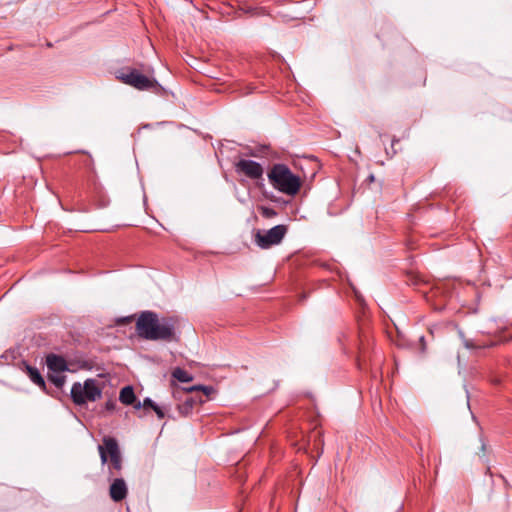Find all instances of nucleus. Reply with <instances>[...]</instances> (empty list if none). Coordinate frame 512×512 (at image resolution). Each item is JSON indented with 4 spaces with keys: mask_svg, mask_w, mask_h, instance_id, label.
<instances>
[{
    "mask_svg": "<svg viewBox=\"0 0 512 512\" xmlns=\"http://www.w3.org/2000/svg\"><path fill=\"white\" fill-rule=\"evenodd\" d=\"M176 320L173 317L159 318L153 311H143L136 321V332L138 336L150 341L175 340Z\"/></svg>",
    "mask_w": 512,
    "mask_h": 512,
    "instance_id": "nucleus-1",
    "label": "nucleus"
},
{
    "mask_svg": "<svg viewBox=\"0 0 512 512\" xmlns=\"http://www.w3.org/2000/svg\"><path fill=\"white\" fill-rule=\"evenodd\" d=\"M267 178L275 190L287 196H295L302 187L300 176L294 174L286 164L272 165L267 173Z\"/></svg>",
    "mask_w": 512,
    "mask_h": 512,
    "instance_id": "nucleus-2",
    "label": "nucleus"
},
{
    "mask_svg": "<svg viewBox=\"0 0 512 512\" xmlns=\"http://www.w3.org/2000/svg\"><path fill=\"white\" fill-rule=\"evenodd\" d=\"M101 464L108 463L109 476L114 477L120 474L122 470V456L118 442L115 438L105 436L102 444L98 446Z\"/></svg>",
    "mask_w": 512,
    "mask_h": 512,
    "instance_id": "nucleus-3",
    "label": "nucleus"
},
{
    "mask_svg": "<svg viewBox=\"0 0 512 512\" xmlns=\"http://www.w3.org/2000/svg\"><path fill=\"white\" fill-rule=\"evenodd\" d=\"M70 397L77 406L95 402L102 397V386L94 378H88L84 383L75 382L71 387Z\"/></svg>",
    "mask_w": 512,
    "mask_h": 512,
    "instance_id": "nucleus-4",
    "label": "nucleus"
},
{
    "mask_svg": "<svg viewBox=\"0 0 512 512\" xmlns=\"http://www.w3.org/2000/svg\"><path fill=\"white\" fill-rule=\"evenodd\" d=\"M117 78L124 84L138 90L157 92L161 86L154 78L147 77L134 68H123L117 72Z\"/></svg>",
    "mask_w": 512,
    "mask_h": 512,
    "instance_id": "nucleus-5",
    "label": "nucleus"
},
{
    "mask_svg": "<svg viewBox=\"0 0 512 512\" xmlns=\"http://www.w3.org/2000/svg\"><path fill=\"white\" fill-rule=\"evenodd\" d=\"M184 391L188 394L201 391L203 393V395L205 396V398H203L202 396H200V397L192 396V395L187 396L186 399L182 403L177 405L178 413L182 417L189 416L192 413L195 406L200 405V404L204 403L205 401H207L210 398V395L212 393H214L213 387L204 386V385H194V386H191L188 388H184Z\"/></svg>",
    "mask_w": 512,
    "mask_h": 512,
    "instance_id": "nucleus-6",
    "label": "nucleus"
},
{
    "mask_svg": "<svg viewBox=\"0 0 512 512\" xmlns=\"http://www.w3.org/2000/svg\"><path fill=\"white\" fill-rule=\"evenodd\" d=\"M286 233L287 226L285 225H276L264 232L257 231L255 235V243L261 249H269L274 245L280 244Z\"/></svg>",
    "mask_w": 512,
    "mask_h": 512,
    "instance_id": "nucleus-7",
    "label": "nucleus"
},
{
    "mask_svg": "<svg viewBox=\"0 0 512 512\" xmlns=\"http://www.w3.org/2000/svg\"><path fill=\"white\" fill-rule=\"evenodd\" d=\"M234 169L238 175H244L251 180L262 179L264 174L263 166L260 163L249 159L238 160L234 164Z\"/></svg>",
    "mask_w": 512,
    "mask_h": 512,
    "instance_id": "nucleus-8",
    "label": "nucleus"
},
{
    "mask_svg": "<svg viewBox=\"0 0 512 512\" xmlns=\"http://www.w3.org/2000/svg\"><path fill=\"white\" fill-rule=\"evenodd\" d=\"M127 485L122 478H115L110 485L109 495L114 502H120L127 496Z\"/></svg>",
    "mask_w": 512,
    "mask_h": 512,
    "instance_id": "nucleus-9",
    "label": "nucleus"
},
{
    "mask_svg": "<svg viewBox=\"0 0 512 512\" xmlns=\"http://www.w3.org/2000/svg\"><path fill=\"white\" fill-rule=\"evenodd\" d=\"M47 368L51 373H62L68 370L66 360L59 355L49 354L46 357Z\"/></svg>",
    "mask_w": 512,
    "mask_h": 512,
    "instance_id": "nucleus-10",
    "label": "nucleus"
},
{
    "mask_svg": "<svg viewBox=\"0 0 512 512\" xmlns=\"http://www.w3.org/2000/svg\"><path fill=\"white\" fill-rule=\"evenodd\" d=\"M119 400L124 405H133L134 406V404L137 402H136V396H135L133 387L132 386L123 387L120 391Z\"/></svg>",
    "mask_w": 512,
    "mask_h": 512,
    "instance_id": "nucleus-11",
    "label": "nucleus"
},
{
    "mask_svg": "<svg viewBox=\"0 0 512 512\" xmlns=\"http://www.w3.org/2000/svg\"><path fill=\"white\" fill-rule=\"evenodd\" d=\"M25 371L33 383H35L36 385L43 389L45 388V381L36 367H32L28 364H25Z\"/></svg>",
    "mask_w": 512,
    "mask_h": 512,
    "instance_id": "nucleus-12",
    "label": "nucleus"
},
{
    "mask_svg": "<svg viewBox=\"0 0 512 512\" xmlns=\"http://www.w3.org/2000/svg\"><path fill=\"white\" fill-rule=\"evenodd\" d=\"M173 378L179 382L187 383L193 380V376L182 368H175L172 372Z\"/></svg>",
    "mask_w": 512,
    "mask_h": 512,
    "instance_id": "nucleus-13",
    "label": "nucleus"
},
{
    "mask_svg": "<svg viewBox=\"0 0 512 512\" xmlns=\"http://www.w3.org/2000/svg\"><path fill=\"white\" fill-rule=\"evenodd\" d=\"M48 378L57 388H62L66 382V376L61 373H50Z\"/></svg>",
    "mask_w": 512,
    "mask_h": 512,
    "instance_id": "nucleus-14",
    "label": "nucleus"
},
{
    "mask_svg": "<svg viewBox=\"0 0 512 512\" xmlns=\"http://www.w3.org/2000/svg\"><path fill=\"white\" fill-rule=\"evenodd\" d=\"M259 212L266 219H271V218H274L275 216H277L276 210L271 207H267V206L259 207Z\"/></svg>",
    "mask_w": 512,
    "mask_h": 512,
    "instance_id": "nucleus-15",
    "label": "nucleus"
},
{
    "mask_svg": "<svg viewBox=\"0 0 512 512\" xmlns=\"http://www.w3.org/2000/svg\"><path fill=\"white\" fill-rule=\"evenodd\" d=\"M157 404H155L150 398H145L143 403H141L140 401H138L137 403L134 404V408L135 409H140L141 407L143 408H152L155 407Z\"/></svg>",
    "mask_w": 512,
    "mask_h": 512,
    "instance_id": "nucleus-16",
    "label": "nucleus"
},
{
    "mask_svg": "<svg viewBox=\"0 0 512 512\" xmlns=\"http://www.w3.org/2000/svg\"><path fill=\"white\" fill-rule=\"evenodd\" d=\"M153 410L155 411V413L157 414L158 418L160 419H163L165 417V413L164 411L162 410L161 407H159L158 405H156L155 407H153Z\"/></svg>",
    "mask_w": 512,
    "mask_h": 512,
    "instance_id": "nucleus-17",
    "label": "nucleus"
},
{
    "mask_svg": "<svg viewBox=\"0 0 512 512\" xmlns=\"http://www.w3.org/2000/svg\"><path fill=\"white\" fill-rule=\"evenodd\" d=\"M363 362H364V354L361 351L359 356H358V358H357V363H358L359 368H362Z\"/></svg>",
    "mask_w": 512,
    "mask_h": 512,
    "instance_id": "nucleus-18",
    "label": "nucleus"
},
{
    "mask_svg": "<svg viewBox=\"0 0 512 512\" xmlns=\"http://www.w3.org/2000/svg\"><path fill=\"white\" fill-rule=\"evenodd\" d=\"M106 408H107L108 410L113 409V408H114V403H113V402H107V403H106Z\"/></svg>",
    "mask_w": 512,
    "mask_h": 512,
    "instance_id": "nucleus-19",
    "label": "nucleus"
},
{
    "mask_svg": "<svg viewBox=\"0 0 512 512\" xmlns=\"http://www.w3.org/2000/svg\"><path fill=\"white\" fill-rule=\"evenodd\" d=\"M420 342L422 343V345L424 346V337H420Z\"/></svg>",
    "mask_w": 512,
    "mask_h": 512,
    "instance_id": "nucleus-20",
    "label": "nucleus"
}]
</instances>
